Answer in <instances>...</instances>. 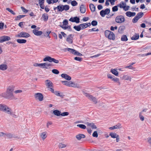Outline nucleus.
<instances>
[{
    "mask_svg": "<svg viewBox=\"0 0 151 151\" xmlns=\"http://www.w3.org/2000/svg\"><path fill=\"white\" fill-rule=\"evenodd\" d=\"M14 90V87L13 86H9L7 90L6 93L2 94V96L4 98L10 99H14L13 95V92Z\"/></svg>",
    "mask_w": 151,
    "mask_h": 151,
    "instance_id": "1",
    "label": "nucleus"
},
{
    "mask_svg": "<svg viewBox=\"0 0 151 151\" xmlns=\"http://www.w3.org/2000/svg\"><path fill=\"white\" fill-rule=\"evenodd\" d=\"M58 8L59 9V12H61L64 10H68L69 9L70 7L68 5H60L58 6Z\"/></svg>",
    "mask_w": 151,
    "mask_h": 151,
    "instance_id": "2",
    "label": "nucleus"
},
{
    "mask_svg": "<svg viewBox=\"0 0 151 151\" xmlns=\"http://www.w3.org/2000/svg\"><path fill=\"white\" fill-rule=\"evenodd\" d=\"M115 20L116 22L118 23H121L124 22L125 19L123 16L119 15L116 17Z\"/></svg>",
    "mask_w": 151,
    "mask_h": 151,
    "instance_id": "3",
    "label": "nucleus"
},
{
    "mask_svg": "<svg viewBox=\"0 0 151 151\" xmlns=\"http://www.w3.org/2000/svg\"><path fill=\"white\" fill-rule=\"evenodd\" d=\"M126 4L123 1H121L120 4L118 5V6L121 8H123L124 11H127L129 10V6H126Z\"/></svg>",
    "mask_w": 151,
    "mask_h": 151,
    "instance_id": "4",
    "label": "nucleus"
},
{
    "mask_svg": "<svg viewBox=\"0 0 151 151\" xmlns=\"http://www.w3.org/2000/svg\"><path fill=\"white\" fill-rule=\"evenodd\" d=\"M30 36V35L24 32H21L17 36V37H19L28 38Z\"/></svg>",
    "mask_w": 151,
    "mask_h": 151,
    "instance_id": "5",
    "label": "nucleus"
},
{
    "mask_svg": "<svg viewBox=\"0 0 151 151\" xmlns=\"http://www.w3.org/2000/svg\"><path fill=\"white\" fill-rule=\"evenodd\" d=\"M35 96L36 99H38L40 101H42L43 99V95L41 93H35Z\"/></svg>",
    "mask_w": 151,
    "mask_h": 151,
    "instance_id": "6",
    "label": "nucleus"
},
{
    "mask_svg": "<svg viewBox=\"0 0 151 151\" xmlns=\"http://www.w3.org/2000/svg\"><path fill=\"white\" fill-rule=\"evenodd\" d=\"M10 37L7 36H4L0 37V43L10 40Z\"/></svg>",
    "mask_w": 151,
    "mask_h": 151,
    "instance_id": "7",
    "label": "nucleus"
},
{
    "mask_svg": "<svg viewBox=\"0 0 151 151\" xmlns=\"http://www.w3.org/2000/svg\"><path fill=\"white\" fill-rule=\"evenodd\" d=\"M69 21L73 22H75L78 23L80 22V18L77 16L73 17H71L69 19Z\"/></svg>",
    "mask_w": 151,
    "mask_h": 151,
    "instance_id": "8",
    "label": "nucleus"
},
{
    "mask_svg": "<svg viewBox=\"0 0 151 151\" xmlns=\"http://www.w3.org/2000/svg\"><path fill=\"white\" fill-rule=\"evenodd\" d=\"M73 35L72 34L69 35L66 38V41L69 44H72L73 42Z\"/></svg>",
    "mask_w": 151,
    "mask_h": 151,
    "instance_id": "9",
    "label": "nucleus"
},
{
    "mask_svg": "<svg viewBox=\"0 0 151 151\" xmlns=\"http://www.w3.org/2000/svg\"><path fill=\"white\" fill-rule=\"evenodd\" d=\"M45 85L48 88L53 87V83L49 80H47L45 81Z\"/></svg>",
    "mask_w": 151,
    "mask_h": 151,
    "instance_id": "10",
    "label": "nucleus"
},
{
    "mask_svg": "<svg viewBox=\"0 0 151 151\" xmlns=\"http://www.w3.org/2000/svg\"><path fill=\"white\" fill-rule=\"evenodd\" d=\"M32 32L35 35L37 36H40L42 34V31H38V30L35 29H34Z\"/></svg>",
    "mask_w": 151,
    "mask_h": 151,
    "instance_id": "11",
    "label": "nucleus"
},
{
    "mask_svg": "<svg viewBox=\"0 0 151 151\" xmlns=\"http://www.w3.org/2000/svg\"><path fill=\"white\" fill-rule=\"evenodd\" d=\"M61 76L62 78H64L68 81H70L71 80V77L70 76L66 74H62L61 75Z\"/></svg>",
    "mask_w": 151,
    "mask_h": 151,
    "instance_id": "12",
    "label": "nucleus"
},
{
    "mask_svg": "<svg viewBox=\"0 0 151 151\" xmlns=\"http://www.w3.org/2000/svg\"><path fill=\"white\" fill-rule=\"evenodd\" d=\"M125 29V27L124 25L120 26L118 28V32L120 34L123 33L124 30Z\"/></svg>",
    "mask_w": 151,
    "mask_h": 151,
    "instance_id": "13",
    "label": "nucleus"
},
{
    "mask_svg": "<svg viewBox=\"0 0 151 151\" xmlns=\"http://www.w3.org/2000/svg\"><path fill=\"white\" fill-rule=\"evenodd\" d=\"M80 12L81 13H84L86 11V8L85 7V6L83 4H82L80 6Z\"/></svg>",
    "mask_w": 151,
    "mask_h": 151,
    "instance_id": "14",
    "label": "nucleus"
},
{
    "mask_svg": "<svg viewBox=\"0 0 151 151\" xmlns=\"http://www.w3.org/2000/svg\"><path fill=\"white\" fill-rule=\"evenodd\" d=\"M17 137L10 133H6V137L8 138H15Z\"/></svg>",
    "mask_w": 151,
    "mask_h": 151,
    "instance_id": "15",
    "label": "nucleus"
},
{
    "mask_svg": "<svg viewBox=\"0 0 151 151\" xmlns=\"http://www.w3.org/2000/svg\"><path fill=\"white\" fill-rule=\"evenodd\" d=\"M126 14L127 16L129 17H131L132 16H134L136 15V13L134 12H132L130 11H128L126 13Z\"/></svg>",
    "mask_w": 151,
    "mask_h": 151,
    "instance_id": "16",
    "label": "nucleus"
},
{
    "mask_svg": "<svg viewBox=\"0 0 151 151\" xmlns=\"http://www.w3.org/2000/svg\"><path fill=\"white\" fill-rule=\"evenodd\" d=\"M110 33V35L107 37L108 38L111 40H114L115 39L114 34L112 32H111Z\"/></svg>",
    "mask_w": 151,
    "mask_h": 151,
    "instance_id": "17",
    "label": "nucleus"
},
{
    "mask_svg": "<svg viewBox=\"0 0 151 151\" xmlns=\"http://www.w3.org/2000/svg\"><path fill=\"white\" fill-rule=\"evenodd\" d=\"M43 65L42 66V68L48 69V67L52 66V64L49 63H42Z\"/></svg>",
    "mask_w": 151,
    "mask_h": 151,
    "instance_id": "18",
    "label": "nucleus"
},
{
    "mask_svg": "<svg viewBox=\"0 0 151 151\" xmlns=\"http://www.w3.org/2000/svg\"><path fill=\"white\" fill-rule=\"evenodd\" d=\"M39 135L42 139L44 140L46 138L47 134L46 133H40Z\"/></svg>",
    "mask_w": 151,
    "mask_h": 151,
    "instance_id": "19",
    "label": "nucleus"
},
{
    "mask_svg": "<svg viewBox=\"0 0 151 151\" xmlns=\"http://www.w3.org/2000/svg\"><path fill=\"white\" fill-rule=\"evenodd\" d=\"M53 58L49 56H47L43 59L44 61H48L50 63L52 62V59Z\"/></svg>",
    "mask_w": 151,
    "mask_h": 151,
    "instance_id": "20",
    "label": "nucleus"
},
{
    "mask_svg": "<svg viewBox=\"0 0 151 151\" xmlns=\"http://www.w3.org/2000/svg\"><path fill=\"white\" fill-rule=\"evenodd\" d=\"M110 72L114 75L116 76H118L119 73L117 71L116 69H111Z\"/></svg>",
    "mask_w": 151,
    "mask_h": 151,
    "instance_id": "21",
    "label": "nucleus"
},
{
    "mask_svg": "<svg viewBox=\"0 0 151 151\" xmlns=\"http://www.w3.org/2000/svg\"><path fill=\"white\" fill-rule=\"evenodd\" d=\"M121 124H118L117 125H114L113 127H111L109 128V129L111 130H113L116 129H119L121 127Z\"/></svg>",
    "mask_w": 151,
    "mask_h": 151,
    "instance_id": "22",
    "label": "nucleus"
},
{
    "mask_svg": "<svg viewBox=\"0 0 151 151\" xmlns=\"http://www.w3.org/2000/svg\"><path fill=\"white\" fill-rule=\"evenodd\" d=\"M77 139L80 140L82 138H83L85 137V136L83 134H80L77 135L76 136Z\"/></svg>",
    "mask_w": 151,
    "mask_h": 151,
    "instance_id": "23",
    "label": "nucleus"
},
{
    "mask_svg": "<svg viewBox=\"0 0 151 151\" xmlns=\"http://www.w3.org/2000/svg\"><path fill=\"white\" fill-rule=\"evenodd\" d=\"M89 6L91 12H93L95 11L96 7L93 4H90L89 5Z\"/></svg>",
    "mask_w": 151,
    "mask_h": 151,
    "instance_id": "24",
    "label": "nucleus"
},
{
    "mask_svg": "<svg viewBox=\"0 0 151 151\" xmlns=\"http://www.w3.org/2000/svg\"><path fill=\"white\" fill-rule=\"evenodd\" d=\"M42 17L43 19V20L45 21H47L48 18V16L47 14H44L42 16Z\"/></svg>",
    "mask_w": 151,
    "mask_h": 151,
    "instance_id": "25",
    "label": "nucleus"
},
{
    "mask_svg": "<svg viewBox=\"0 0 151 151\" xmlns=\"http://www.w3.org/2000/svg\"><path fill=\"white\" fill-rule=\"evenodd\" d=\"M7 68V66L6 64H2L0 65V69L2 70H5Z\"/></svg>",
    "mask_w": 151,
    "mask_h": 151,
    "instance_id": "26",
    "label": "nucleus"
},
{
    "mask_svg": "<svg viewBox=\"0 0 151 151\" xmlns=\"http://www.w3.org/2000/svg\"><path fill=\"white\" fill-rule=\"evenodd\" d=\"M139 38V34L135 33V35L131 38V39L132 40H136L138 39Z\"/></svg>",
    "mask_w": 151,
    "mask_h": 151,
    "instance_id": "27",
    "label": "nucleus"
},
{
    "mask_svg": "<svg viewBox=\"0 0 151 151\" xmlns=\"http://www.w3.org/2000/svg\"><path fill=\"white\" fill-rule=\"evenodd\" d=\"M84 94L85 96L87 97H88L89 99L91 101L93 100L94 97L91 95H90L89 93H85Z\"/></svg>",
    "mask_w": 151,
    "mask_h": 151,
    "instance_id": "28",
    "label": "nucleus"
},
{
    "mask_svg": "<svg viewBox=\"0 0 151 151\" xmlns=\"http://www.w3.org/2000/svg\"><path fill=\"white\" fill-rule=\"evenodd\" d=\"M7 106L2 104H0V110L4 111L6 110Z\"/></svg>",
    "mask_w": 151,
    "mask_h": 151,
    "instance_id": "29",
    "label": "nucleus"
},
{
    "mask_svg": "<svg viewBox=\"0 0 151 151\" xmlns=\"http://www.w3.org/2000/svg\"><path fill=\"white\" fill-rule=\"evenodd\" d=\"M17 41L19 43L23 44L25 43L26 42L27 40L23 39H18L17 40Z\"/></svg>",
    "mask_w": 151,
    "mask_h": 151,
    "instance_id": "30",
    "label": "nucleus"
},
{
    "mask_svg": "<svg viewBox=\"0 0 151 151\" xmlns=\"http://www.w3.org/2000/svg\"><path fill=\"white\" fill-rule=\"evenodd\" d=\"M53 113L55 115L59 116L60 115L61 112L57 110H55L53 111Z\"/></svg>",
    "mask_w": 151,
    "mask_h": 151,
    "instance_id": "31",
    "label": "nucleus"
},
{
    "mask_svg": "<svg viewBox=\"0 0 151 151\" xmlns=\"http://www.w3.org/2000/svg\"><path fill=\"white\" fill-rule=\"evenodd\" d=\"M128 38L126 35H123L121 38V40L122 41L126 42L128 40Z\"/></svg>",
    "mask_w": 151,
    "mask_h": 151,
    "instance_id": "32",
    "label": "nucleus"
},
{
    "mask_svg": "<svg viewBox=\"0 0 151 151\" xmlns=\"http://www.w3.org/2000/svg\"><path fill=\"white\" fill-rule=\"evenodd\" d=\"M73 28L75 29L76 30L79 31L81 29V26H80V24L77 26H74L73 27Z\"/></svg>",
    "mask_w": 151,
    "mask_h": 151,
    "instance_id": "33",
    "label": "nucleus"
},
{
    "mask_svg": "<svg viewBox=\"0 0 151 151\" xmlns=\"http://www.w3.org/2000/svg\"><path fill=\"white\" fill-rule=\"evenodd\" d=\"M87 125L88 126H90V127L92 129H96L97 128L96 127L95 125L94 124L92 123H90L88 122L87 123Z\"/></svg>",
    "mask_w": 151,
    "mask_h": 151,
    "instance_id": "34",
    "label": "nucleus"
},
{
    "mask_svg": "<svg viewBox=\"0 0 151 151\" xmlns=\"http://www.w3.org/2000/svg\"><path fill=\"white\" fill-rule=\"evenodd\" d=\"M74 50H75L74 49L69 48H65L64 50L65 52H66L67 51H69V52H70V53L73 54V53L74 52Z\"/></svg>",
    "mask_w": 151,
    "mask_h": 151,
    "instance_id": "35",
    "label": "nucleus"
},
{
    "mask_svg": "<svg viewBox=\"0 0 151 151\" xmlns=\"http://www.w3.org/2000/svg\"><path fill=\"white\" fill-rule=\"evenodd\" d=\"M11 111H12L11 109L7 106L6 107V110L4 111L6 113H7L8 114H11L12 112Z\"/></svg>",
    "mask_w": 151,
    "mask_h": 151,
    "instance_id": "36",
    "label": "nucleus"
},
{
    "mask_svg": "<svg viewBox=\"0 0 151 151\" xmlns=\"http://www.w3.org/2000/svg\"><path fill=\"white\" fill-rule=\"evenodd\" d=\"M54 93L56 95L58 96L61 97L62 98H63L64 96V95H63L61 94L58 91H55L54 92Z\"/></svg>",
    "mask_w": 151,
    "mask_h": 151,
    "instance_id": "37",
    "label": "nucleus"
},
{
    "mask_svg": "<svg viewBox=\"0 0 151 151\" xmlns=\"http://www.w3.org/2000/svg\"><path fill=\"white\" fill-rule=\"evenodd\" d=\"M73 54L75 55H76L79 56H81L83 55L82 54L79 52L78 51H77L75 50H74Z\"/></svg>",
    "mask_w": 151,
    "mask_h": 151,
    "instance_id": "38",
    "label": "nucleus"
},
{
    "mask_svg": "<svg viewBox=\"0 0 151 151\" xmlns=\"http://www.w3.org/2000/svg\"><path fill=\"white\" fill-rule=\"evenodd\" d=\"M26 16L25 15H19L17 16L15 18V20L16 21L19 20L22 18H23Z\"/></svg>",
    "mask_w": 151,
    "mask_h": 151,
    "instance_id": "39",
    "label": "nucleus"
},
{
    "mask_svg": "<svg viewBox=\"0 0 151 151\" xmlns=\"http://www.w3.org/2000/svg\"><path fill=\"white\" fill-rule=\"evenodd\" d=\"M143 15L144 14L143 12H140L137 14L136 16L139 19L141 18L143 16Z\"/></svg>",
    "mask_w": 151,
    "mask_h": 151,
    "instance_id": "40",
    "label": "nucleus"
},
{
    "mask_svg": "<svg viewBox=\"0 0 151 151\" xmlns=\"http://www.w3.org/2000/svg\"><path fill=\"white\" fill-rule=\"evenodd\" d=\"M110 135L111 136V137L113 138H115L116 137H118V135L116 134L115 133H111L110 134Z\"/></svg>",
    "mask_w": 151,
    "mask_h": 151,
    "instance_id": "41",
    "label": "nucleus"
},
{
    "mask_svg": "<svg viewBox=\"0 0 151 151\" xmlns=\"http://www.w3.org/2000/svg\"><path fill=\"white\" fill-rule=\"evenodd\" d=\"M58 1V0H47L46 1L49 4H50L52 3V1H53V3H54L57 2Z\"/></svg>",
    "mask_w": 151,
    "mask_h": 151,
    "instance_id": "42",
    "label": "nucleus"
},
{
    "mask_svg": "<svg viewBox=\"0 0 151 151\" xmlns=\"http://www.w3.org/2000/svg\"><path fill=\"white\" fill-rule=\"evenodd\" d=\"M111 31L109 30H106L104 32V34L105 36L106 37H107L110 35V32H111Z\"/></svg>",
    "mask_w": 151,
    "mask_h": 151,
    "instance_id": "43",
    "label": "nucleus"
},
{
    "mask_svg": "<svg viewBox=\"0 0 151 151\" xmlns=\"http://www.w3.org/2000/svg\"><path fill=\"white\" fill-rule=\"evenodd\" d=\"M71 5L73 6H75L77 5L78 4V3L75 0H73V1H71Z\"/></svg>",
    "mask_w": 151,
    "mask_h": 151,
    "instance_id": "44",
    "label": "nucleus"
},
{
    "mask_svg": "<svg viewBox=\"0 0 151 151\" xmlns=\"http://www.w3.org/2000/svg\"><path fill=\"white\" fill-rule=\"evenodd\" d=\"M77 127H80V128L81 129H86V126L85 125L83 124H78L77 125Z\"/></svg>",
    "mask_w": 151,
    "mask_h": 151,
    "instance_id": "45",
    "label": "nucleus"
},
{
    "mask_svg": "<svg viewBox=\"0 0 151 151\" xmlns=\"http://www.w3.org/2000/svg\"><path fill=\"white\" fill-rule=\"evenodd\" d=\"M118 5L117 6H115L112 8V10L113 12H116L118 10Z\"/></svg>",
    "mask_w": 151,
    "mask_h": 151,
    "instance_id": "46",
    "label": "nucleus"
},
{
    "mask_svg": "<svg viewBox=\"0 0 151 151\" xmlns=\"http://www.w3.org/2000/svg\"><path fill=\"white\" fill-rule=\"evenodd\" d=\"M100 13L101 16L102 17H104L106 15V13L104 11V10H101L100 12Z\"/></svg>",
    "mask_w": 151,
    "mask_h": 151,
    "instance_id": "47",
    "label": "nucleus"
},
{
    "mask_svg": "<svg viewBox=\"0 0 151 151\" xmlns=\"http://www.w3.org/2000/svg\"><path fill=\"white\" fill-rule=\"evenodd\" d=\"M52 73L55 74H58L59 73V71L56 69H52Z\"/></svg>",
    "mask_w": 151,
    "mask_h": 151,
    "instance_id": "48",
    "label": "nucleus"
},
{
    "mask_svg": "<svg viewBox=\"0 0 151 151\" xmlns=\"http://www.w3.org/2000/svg\"><path fill=\"white\" fill-rule=\"evenodd\" d=\"M81 28V29H83L87 27L86 24V23H83L80 24Z\"/></svg>",
    "mask_w": 151,
    "mask_h": 151,
    "instance_id": "49",
    "label": "nucleus"
},
{
    "mask_svg": "<svg viewBox=\"0 0 151 151\" xmlns=\"http://www.w3.org/2000/svg\"><path fill=\"white\" fill-rule=\"evenodd\" d=\"M98 22L96 20H93L91 22V24L93 26H96L97 25Z\"/></svg>",
    "mask_w": 151,
    "mask_h": 151,
    "instance_id": "50",
    "label": "nucleus"
},
{
    "mask_svg": "<svg viewBox=\"0 0 151 151\" xmlns=\"http://www.w3.org/2000/svg\"><path fill=\"white\" fill-rule=\"evenodd\" d=\"M139 19L138 18H137V17L136 16L132 19V22L134 23H136L137 22Z\"/></svg>",
    "mask_w": 151,
    "mask_h": 151,
    "instance_id": "51",
    "label": "nucleus"
},
{
    "mask_svg": "<svg viewBox=\"0 0 151 151\" xmlns=\"http://www.w3.org/2000/svg\"><path fill=\"white\" fill-rule=\"evenodd\" d=\"M111 80L115 82H118L120 83L119 82V79L118 78H116L115 76L114 77H113Z\"/></svg>",
    "mask_w": 151,
    "mask_h": 151,
    "instance_id": "52",
    "label": "nucleus"
},
{
    "mask_svg": "<svg viewBox=\"0 0 151 151\" xmlns=\"http://www.w3.org/2000/svg\"><path fill=\"white\" fill-rule=\"evenodd\" d=\"M6 10L10 12L13 15H15L16 14L12 10H11L9 8H6Z\"/></svg>",
    "mask_w": 151,
    "mask_h": 151,
    "instance_id": "53",
    "label": "nucleus"
},
{
    "mask_svg": "<svg viewBox=\"0 0 151 151\" xmlns=\"http://www.w3.org/2000/svg\"><path fill=\"white\" fill-rule=\"evenodd\" d=\"M69 114V113L67 112H65L61 113V112L60 116H68Z\"/></svg>",
    "mask_w": 151,
    "mask_h": 151,
    "instance_id": "54",
    "label": "nucleus"
},
{
    "mask_svg": "<svg viewBox=\"0 0 151 151\" xmlns=\"http://www.w3.org/2000/svg\"><path fill=\"white\" fill-rule=\"evenodd\" d=\"M74 59L75 60H76L79 61H81L82 60L83 58H81L79 57H76L74 58Z\"/></svg>",
    "mask_w": 151,
    "mask_h": 151,
    "instance_id": "55",
    "label": "nucleus"
},
{
    "mask_svg": "<svg viewBox=\"0 0 151 151\" xmlns=\"http://www.w3.org/2000/svg\"><path fill=\"white\" fill-rule=\"evenodd\" d=\"M59 148H63L66 147V145L62 143H60L59 144Z\"/></svg>",
    "mask_w": 151,
    "mask_h": 151,
    "instance_id": "56",
    "label": "nucleus"
},
{
    "mask_svg": "<svg viewBox=\"0 0 151 151\" xmlns=\"http://www.w3.org/2000/svg\"><path fill=\"white\" fill-rule=\"evenodd\" d=\"M104 11L106 14H109L110 13V9L109 8H106L105 10H104Z\"/></svg>",
    "mask_w": 151,
    "mask_h": 151,
    "instance_id": "57",
    "label": "nucleus"
},
{
    "mask_svg": "<svg viewBox=\"0 0 151 151\" xmlns=\"http://www.w3.org/2000/svg\"><path fill=\"white\" fill-rule=\"evenodd\" d=\"M63 24L64 25H67L68 24V20L66 19H64L63 22Z\"/></svg>",
    "mask_w": 151,
    "mask_h": 151,
    "instance_id": "58",
    "label": "nucleus"
},
{
    "mask_svg": "<svg viewBox=\"0 0 151 151\" xmlns=\"http://www.w3.org/2000/svg\"><path fill=\"white\" fill-rule=\"evenodd\" d=\"M95 28H93L92 29H89L88 30V32H91V31H99V29H96V30Z\"/></svg>",
    "mask_w": 151,
    "mask_h": 151,
    "instance_id": "59",
    "label": "nucleus"
},
{
    "mask_svg": "<svg viewBox=\"0 0 151 151\" xmlns=\"http://www.w3.org/2000/svg\"><path fill=\"white\" fill-rule=\"evenodd\" d=\"M147 141L151 147V137H149L147 139Z\"/></svg>",
    "mask_w": 151,
    "mask_h": 151,
    "instance_id": "60",
    "label": "nucleus"
},
{
    "mask_svg": "<svg viewBox=\"0 0 151 151\" xmlns=\"http://www.w3.org/2000/svg\"><path fill=\"white\" fill-rule=\"evenodd\" d=\"M72 87L79 88H80V86H79V84H75L74 83L73 84Z\"/></svg>",
    "mask_w": 151,
    "mask_h": 151,
    "instance_id": "61",
    "label": "nucleus"
},
{
    "mask_svg": "<svg viewBox=\"0 0 151 151\" xmlns=\"http://www.w3.org/2000/svg\"><path fill=\"white\" fill-rule=\"evenodd\" d=\"M74 82L71 81H68V85L67 86L72 87L73 84Z\"/></svg>",
    "mask_w": 151,
    "mask_h": 151,
    "instance_id": "62",
    "label": "nucleus"
},
{
    "mask_svg": "<svg viewBox=\"0 0 151 151\" xmlns=\"http://www.w3.org/2000/svg\"><path fill=\"white\" fill-rule=\"evenodd\" d=\"M34 65L35 66L41 67L42 68L43 64L42 63H35Z\"/></svg>",
    "mask_w": 151,
    "mask_h": 151,
    "instance_id": "63",
    "label": "nucleus"
},
{
    "mask_svg": "<svg viewBox=\"0 0 151 151\" xmlns=\"http://www.w3.org/2000/svg\"><path fill=\"white\" fill-rule=\"evenodd\" d=\"M142 112L140 113L139 114V116L140 119L142 121H143L144 120V118L143 116L142 115H141V114L142 113Z\"/></svg>",
    "mask_w": 151,
    "mask_h": 151,
    "instance_id": "64",
    "label": "nucleus"
}]
</instances>
